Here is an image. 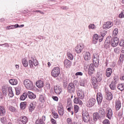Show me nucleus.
<instances>
[{
  "label": "nucleus",
  "instance_id": "1",
  "mask_svg": "<svg viewBox=\"0 0 124 124\" xmlns=\"http://www.w3.org/2000/svg\"><path fill=\"white\" fill-rule=\"evenodd\" d=\"M23 84L28 90H32L34 88L33 83L30 79H25Z\"/></svg>",
  "mask_w": 124,
  "mask_h": 124
},
{
  "label": "nucleus",
  "instance_id": "2",
  "mask_svg": "<svg viewBox=\"0 0 124 124\" xmlns=\"http://www.w3.org/2000/svg\"><path fill=\"white\" fill-rule=\"evenodd\" d=\"M61 74V69L59 67H55L53 68L51 72V75L53 78L59 77Z\"/></svg>",
  "mask_w": 124,
  "mask_h": 124
},
{
  "label": "nucleus",
  "instance_id": "3",
  "mask_svg": "<svg viewBox=\"0 0 124 124\" xmlns=\"http://www.w3.org/2000/svg\"><path fill=\"white\" fill-rule=\"evenodd\" d=\"M95 99L93 98H91L89 100L86 102V106L88 108H92L93 106L95 104Z\"/></svg>",
  "mask_w": 124,
  "mask_h": 124
},
{
  "label": "nucleus",
  "instance_id": "4",
  "mask_svg": "<svg viewBox=\"0 0 124 124\" xmlns=\"http://www.w3.org/2000/svg\"><path fill=\"white\" fill-rule=\"evenodd\" d=\"M84 44H79L75 47V51L77 54H80V53L83 51L84 49Z\"/></svg>",
  "mask_w": 124,
  "mask_h": 124
},
{
  "label": "nucleus",
  "instance_id": "5",
  "mask_svg": "<svg viewBox=\"0 0 124 124\" xmlns=\"http://www.w3.org/2000/svg\"><path fill=\"white\" fill-rule=\"evenodd\" d=\"M99 41V42H101L102 41V37L101 36L97 35V34H95L93 35V44H96L97 43L98 41Z\"/></svg>",
  "mask_w": 124,
  "mask_h": 124
},
{
  "label": "nucleus",
  "instance_id": "6",
  "mask_svg": "<svg viewBox=\"0 0 124 124\" xmlns=\"http://www.w3.org/2000/svg\"><path fill=\"white\" fill-rule=\"evenodd\" d=\"M93 61L94 65H95V66H97L99 62V56L96 54V53H94L93 55Z\"/></svg>",
  "mask_w": 124,
  "mask_h": 124
},
{
  "label": "nucleus",
  "instance_id": "7",
  "mask_svg": "<svg viewBox=\"0 0 124 124\" xmlns=\"http://www.w3.org/2000/svg\"><path fill=\"white\" fill-rule=\"evenodd\" d=\"M119 41H120L119 40V38H118V37H115L112 38L110 42L111 46L112 47H116V46H118Z\"/></svg>",
  "mask_w": 124,
  "mask_h": 124
},
{
  "label": "nucleus",
  "instance_id": "8",
  "mask_svg": "<svg viewBox=\"0 0 124 124\" xmlns=\"http://www.w3.org/2000/svg\"><path fill=\"white\" fill-rule=\"evenodd\" d=\"M68 92L70 93H73L75 92V86L72 83H70L68 85Z\"/></svg>",
  "mask_w": 124,
  "mask_h": 124
},
{
  "label": "nucleus",
  "instance_id": "9",
  "mask_svg": "<svg viewBox=\"0 0 124 124\" xmlns=\"http://www.w3.org/2000/svg\"><path fill=\"white\" fill-rule=\"evenodd\" d=\"M111 27H113V23L111 21H108L105 22L103 26V29L104 30H108Z\"/></svg>",
  "mask_w": 124,
  "mask_h": 124
},
{
  "label": "nucleus",
  "instance_id": "10",
  "mask_svg": "<svg viewBox=\"0 0 124 124\" xmlns=\"http://www.w3.org/2000/svg\"><path fill=\"white\" fill-rule=\"evenodd\" d=\"M83 58L86 62H91V60H92L91 53L89 52H85L83 54Z\"/></svg>",
  "mask_w": 124,
  "mask_h": 124
},
{
  "label": "nucleus",
  "instance_id": "11",
  "mask_svg": "<svg viewBox=\"0 0 124 124\" xmlns=\"http://www.w3.org/2000/svg\"><path fill=\"white\" fill-rule=\"evenodd\" d=\"M106 117L109 119V120H111L112 119V117L113 116V111L112 109L110 108H108L106 109Z\"/></svg>",
  "mask_w": 124,
  "mask_h": 124
},
{
  "label": "nucleus",
  "instance_id": "12",
  "mask_svg": "<svg viewBox=\"0 0 124 124\" xmlns=\"http://www.w3.org/2000/svg\"><path fill=\"white\" fill-rule=\"evenodd\" d=\"M82 119L84 123H88L90 121V116H89V113L87 112H83L82 113Z\"/></svg>",
  "mask_w": 124,
  "mask_h": 124
},
{
  "label": "nucleus",
  "instance_id": "13",
  "mask_svg": "<svg viewBox=\"0 0 124 124\" xmlns=\"http://www.w3.org/2000/svg\"><path fill=\"white\" fill-rule=\"evenodd\" d=\"M101 119V117L99 115V114L97 112H94L93 114V123H95L97 121H99Z\"/></svg>",
  "mask_w": 124,
  "mask_h": 124
},
{
  "label": "nucleus",
  "instance_id": "14",
  "mask_svg": "<svg viewBox=\"0 0 124 124\" xmlns=\"http://www.w3.org/2000/svg\"><path fill=\"white\" fill-rule=\"evenodd\" d=\"M106 98L107 100H112L113 99V94L108 90H106Z\"/></svg>",
  "mask_w": 124,
  "mask_h": 124
},
{
  "label": "nucleus",
  "instance_id": "15",
  "mask_svg": "<svg viewBox=\"0 0 124 124\" xmlns=\"http://www.w3.org/2000/svg\"><path fill=\"white\" fill-rule=\"evenodd\" d=\"M66 108L68 111V112H71V115H73V114H74V112H73V111L71 110L73 108V107L72 106V104L71 103V102L70 101L68 102Z\"/></svg>",
  "mask_w": 124,
  "mask_h": 124
},
{
  "label": "nucleus",
  "instance_id": "16",
  "mask_svg": "<svg viewBox=\"0 0 124 124\" xmlns=\"http://www.w3.org/2000/svg\"><path fill=\"white\" fill-rule=\"evenodd\" d=\"M19 123L20 124H26L28 123V118L25 116H23L20 117Z\"/></svg>",
  "mask_w": 124,
  "mask_h": 124
},
{
  "label": "nucleus",
  "instance_id": "17",
  "mask_svg": "<svg viewBox=\"0 0 124 124\" xmlns=\"http://www.w3.org/2000/svg\"><path fill=\"white\" fill-rule=\"evenodd\" d=\"M58 111L60 116H63V107L61 103L59 104Z\"/></svg>",
  "mask_w": 124,
  "mask_h": 124
},
{
  "label": "nucleus",
  "instance_id": "18",
  "mask_svg": "<svg viewBox=\"0 0 124 124\" xmlns=\"http://www.w3.org/2000/svg\"><path fill=\"white\" fill-rule=\"evenodd\" d=\"M35 85L37 88L41 89L44 86V82L41 80H39L36 82Z\"/></svg>",
  "mask_w": 124,
  "mask_h": 124
},
{
  "label": "nucleus",
  "instance_id": "19",
  "mask_svg": "<svg viewBox=\"0 0 124 124\" xmlns=\"http://www.w3.org/2000/svg\"><path fill=\"white\" fill-rule=\"evenodd\" d=\"M94 72H95V70H94V66H93V64H90L89 69L88 70V74L92 76L93 74V73H94Z\"/></svg>",
  "mask_w": 124,
  "mask_h": 124
},
{
  "label": "nucleus",
  "instance_id": "20",
  "mask_svg": "<svg viewBox=\"0 0 124 124\" xmlns=\"http://www.w3.org/2000/svg\"><path fill=\"white\" fill-rule=\"evenodd\" d=\"M96 99L99 105L100 104L101 102H102V99H103V97H102V94L101 93H97Z\"/></svg>",
  "mask_w": 124,
  "mask_h": 124
},
{
  "label": "nucleus",
  "instance_id": "21",
  "mask_svg": "<svg viewBox=\"0 0 124 124\" xmlns=\"http://www.w3.org/2000/svg\"><path fill=\"white\" fill-rule=\"evenodd\" d=\"M122 107V104L121 103V100H117L115 102V109L118 111L121 109V107Z\"/></svg>",
  "mask_w": 124,
  "mask_h": 124
},
{
  "label": "nucleus",
  "instance_id": "22",
  "mask_svg": "<svg viewBox=\"0 0 124 124\" xmlns=\"http://www.w3.org/2000/svg\"><path fill=\"white\" fill-rule=\"evenodd\" d=\"M77 93L78 96L79 98H80V99H83L84 97H85V95H84V93H83V92L82 91L78 90Z\"/></svg>",
  "mask_w": 124,
  "mask_h": 124
},
{
  "label": "nucleus",
  "instance_id": "23",
  "mask_svg": "<svg viewBox=\"0 0 124 124\" xmlns=\"http://www.w3.org/2000/svg\"><path fill=\"white\" fill-rule=\"evenodd\" d=\"M64 65L66 68H69L71 66V62L68 60H65L64 61Z\"/></svg>",
  "mask_w": 124,
  "mask_h": 124
},
{
  "label": "nucleus",
  "instance_id": "24",
  "mask_svg": "<svg viewBox=\"0 0 124 124\" xmlns=\"http://www.w3.org/2000/svg\"><path fill=\"white\" fill-rule=\"evenodd\" d=\"M6 113L5 108L3 106H0V116H4Z\"/></svg>",
  "mask_w": 124,
  "mask_h": 124
},
{
  "label": "nucleus",
  "instance_id": "25",
  "mask_svg": "<svg viewBox=\"0 0 124 124\" xmlns=\"http://www.w3.org/2000/svg\"><path fill=\"white\" fill-rule=\"evenodd\" d=\"M54 92L57 94H60L62 93V88L59 86H56L54 87Z\"/></svg>",
  "mask_w": 124,
  "mask_h": 124
},
{
  "label": "nucleus",
  "instance_id": "26",
  "mask_svg": "<svg viewBox=\"0 0 124 124\" xmlns=\"http://www.w3.org/2000/svg\"><path fill=\"white\" fill-rule=\"evenodd\" d=\"M27 95L30 99H34L36 97V95L31 92H28Z\"/></svg>",
  "mask_w": 124,
  "mask_h": 124
},
{
  "label": "nucleus",
  "instance_id": "27",
  "mask_svg": "<svg viewBox=\"0 0 124 124\" xmlns=\"http://www.w3.org/2000/svg\"><path fill=\"white\" fill-rule=\"evenodd\" d=\"M74 103L75 104H79V105H82L83 104V102L79 98H75L74 99Z\"/></svg>",
  "mask_w": 124,
  "mask_h": 124
},
{
  "label": "nucleus",
  "instance_id": "28",
  "mask_svg": "<svg viewBox=\"0 0 124 124\" xmlns=\"http://www.w3.org/2000/svg\"><path fill=\"white\" fill-rule=\"evenodd\" d=\"M112 74V69L108 68L106 70V75L107 77H110Z\"/></svg>",
  "mask_w": 124,
  "mask_h": 124
},
{
  "label": "nucleus",
  "instance_id": "29",
  "mask_svg": "<svg viewBox=\"0 0 124 124\" xmlns=\"http://www.w3.org/2000/svg\"><path fill=\"white\" fill-rule=\"evenodd\" d=\"M92 83L93 86H94V89H96V88H97V84H98V81L96 80V78L92 79Z\"/></svg>",
  "mask_w": 124,
  "mask_h": 124
},
{
  "label": "nucleus",
  "instance_id": "30",
  "mask_svg": "<svg viewBox=\"0 0 124 124\" xmlns=\"http://www.w3.org/2000/svg\"><path fill=\"white\" fill-rule=\"evenodd\" d=\"M34 108H35V105L33 104V103H31L29 106V109L30 112H32V111L34 110Z\"/></svg>",
  "mask_w": 124,
  "mask_h": 124
},
{
  "label": "nucleus",
  "instance_id": "31",
  "mask_svg": "<svg viewBox=\"0 0 124 124\" xmlns=\"http://www.w3.org/2000/svg\"><path fill=\"white\" fill-rule=\"evenodd\" d=\"M8 89V86H7V85H3L2 87V92L3 93H4V94H6V93H7Z\"/></svg>",
  "mask_w": 124,
  "mask_h": 124
},
{
  "label": "nucleus",
  "instance_id": "32",
  "mask_svg": "<svg viewBox=\"0 0 124 124\" xmlns=\"http://www.w3.org/2000/svg\"><path fill=\"white\" fill-rule=\"evenodd\" d=\"M9 83H11V85H17V84H18V80L15 79H12L9 80Z\"/></svg>",
  "mask_w": 124,
  "mask_h": 124
},
{
  "label": "nucleus",
  "instance_id": "33",
  "mask_svg": "<svg viewBox=\"0 0 124 124\" xmlns=\"http://www.w3.org/2000/svg\"><path fill=\"white\" fill-rule=\"evenodd\" d=\"M109 87L112 91H115L116 90V83H114V82H111Z\"/></svg>",
  "mask_w": 124,
  "mask_h": 124
},
{
  "label": "nucleus",
  "instance_id": "34",
  "mask_svg": "<svg viewBox=\"0 0 124 124\" xmlns=\"http://www.w3.org/2000/svg\"><path fill=\"white\" fill-rule=\"evenodd\" d=\"M28 97V93H23V94L20 96V100H25L26 98Z\"/></svg>",
  "mask_w": 124,
  "mask_h": 124
},
{
  "label": "nucleus",
  "instance_id": "35",
  "mask_svg": "<svg viewBox=\"0 0 124 124\" xmlns=\"http://www.w3.org/2000/svg\"><path fill=\"white\" fill-rule=\"evenodd\" d=\"M21 109H24L27 107V102H21L20 105Z\"/></svg>",
  "mask_w": 124,
  "mask_h": 124
},
{
  "label": "nucleus",
  "instance_id": "36",
  "mask_svg": "<svg viewBox=\"0 0 124 124\" xmlns=\"http://www.w3.org/2000/svg\"><path fill=\"white\" fill-rule=\"evenodd\" d=\"M117 89L119 90L120 91H121V92H123L124 90V84H119L118 86H117Z\"/></svg>",
  "mask_w": 124,
  "mask_h": 124
},
{
  "label": "nucleus",
  "instance_id": "37",
  "mask_svg": "<svg viewBox=\"0 0 124 124\" xmlns=\"http://www.w3.org/2000/svg\"><path fill=\"white\" fill-rule=\"evenodd\" d=\"M22 64L25 67H27L28 66V65H29L28 61H27V60L26 59H24L22 60Z\"/></svg>",
  "mask_w": 124,
  "mask_h": 124
},
{
  "label": "nucleus",
  "instance_id": "38",
  "mask_svg": "<svg viewBox=\"0 0 124 124\" xmlns=\"http://www.w3.org/2000/svg\"><path fill=\"white\" fill-rule=\"evenodd\" d=\"M95 79L97 82H101V80H102V75L101 74L97 75Z\"/></svg>",
  "mask_w": 124,
  "mask_h": 124
},
{
  "label": "nucleus",
  "instance_id": "39",
  "mask_svg": "<svg viewBox=\"0 0 124 124\" xmlns=\"http://www.w3.org/2000/svg\"><path fill=\"white\" fill-rule=\"evenodd\" d=\"M79 108H79V106H78L77 105H75L74 106V110L75 111V113H78Z\"/></svg>",
  "mask_w": 124,
  "mask_h": 124
},
{
  "label": "nucleus",
  "instance_id": "40",
  "mask_svg": "<svg viewBox=\"0 0 124 124\" xmlns=\"http://www.w3.org/2000/svg\"><path fill=\"white\" fill-rule=\"evenodd\" d=\"M89 29H91V30H95L96 27L93 24H91L88 26Z\"/></svg>",
  "mask_w": 124,
  "mask_h": 124
},
{
  "label": "nucleus",
  "instance_id": "41",
  "mask_svg": "<svg viewBox=\"0 0 124 124\" xmlns=\"http://www.w3.org/2000/svg\"><path fill=\"white\" fill-rule=\"evenodd\" d=\"M39 100L41 102H44L45 101V97L43 95H40Z\"/></svg>",
  "mask_w": 124,
  "mask_h": 124
},
{
  "label": "nucleus",
  "instance_id": "42",
  "mask_svg": "<svg viewBox=\"0 0 124 124\" xmlns=\"http://www.w3.org/2000/svg\"><path fill=\"white\" fill-rule=\"evenodd\" d=\"M67 57L68 59H69V60H70V61H72V60H73V55H72V54H71V53L69 52L67 53Z\"/></svg>",
  "mask_w": 124,
  "mask_h": 124
},
{
  "label": "nucleus",
  "instance_id": "43",
  "mask_svg": "<svg viewBox=\"0 0 124 124\" xmlns=\"http://www.w3.org/2000/svg\"><path fill=\"white\" fill-rule=\"evenodd\" d=\"M119 18H124V10L121 11V13L119 14Z\"/></svg>",
  "mask_w": 124,
  "mask_h": 124
},
{
  "label": "nucleus",
  "instance_id": "44",
  "mask_svg": "<svg viewBox=\"0 0 124 124\" xmlns=\"http://www.w3.org/2000/svg\"><path fill=\"white\" fill-rule=\"evenodd\" d=\"M105 47V48H106L107 49L108 48H109V47H110V42H109V41H106Z\"/></svg>",
  "mask_w": 124,
  "mask_h": 124
},
{
  "label": "nucleus",
  "instance_id": "45",
  "mask_svg": "<svg viewBox=\"0 0 124 124\" xmlns=\"http://www.w3.org/2000/svg\"><path fill=\"white\" fill-rule=\"evenodd\" d=\"M118 33H119V30L118 28H115L113 31V35H117Z\"/></svg>",
  "mask_w": 124,
  "mask_h": 124
},
{
  "label": "nucleus",
  "instance_id": "46",
  "mask_svg": "<svg viewBox=\"0 0 124 124\" xmlns=\"http://www.w3.org/2000/svg\"><path fill=\"white\" fill-rule=\"evenodd\" d=\"M52 114L53 117V118H54V119H58V118H59V115L58 114V113H57V112L53 111L52 112Z\"/></svg>",
  "mask_w": 124,
  "mask_h": 124
},
{
  "label": "nucleus",
  "instance_id": "47",
  "mask_svg": "<svg viewBox=\"0 0 124 124\" xmlns=\"http://www.w3.org/2000/svg\"><path fill=\"white\" fill-rule=\"evenodd\" d=\"M29 65L31 68L33 67V59L29 61Z\"/></svg>",
  "mask_w": 124,
  "mask_h": 124
},
{
  "label": "nucleus",
  "instance_id": "48",
  "mask_svg": "<svg viewBox=\"0 0 124 124\" xmlns=\"http://www.w3.org/2000/svg\"><path fill=\"white\" fill-rule=\"evenodd\" d=\"M84 69L85 71H89V69H90V66L89 64H85Z\"/></svg>",
  "mask_w": 124,
  "mask_h": 124
},
{
  "label": "nucleus",
  "instance_id": "49",
  "mask_svg": "<svg viewBox=\"0 0 124 124\" xmlns=\"http://www.w3.org/2000/svg\"><path fill=\"white\" fill-rule=\"evenodd\" d=\"M33 64L34 66H37L38 65V62H37L36 59H33Z\"/></svg>",
  "mask_w": 124,
  "mask_h": 124
},
{
  "label": "nucleus",
  "instance_id": "50",
  "mask_svg": "<svg viewBox=\"0 0 124 124\" xmlns=\"http://www.w3.org/2000/svg\"><path fill=\"white\" fill-rule=\"evenodd\" d=\"M35 123L36 124H45V123H44L41 120H37Z\"/></svg>",
  "mask_w": 124,
  "mask_h": 124
},
{
  "label": "nucleus",
  "instance_id": "51",
  "mask_svg": "<svg viewBox=\"0 0 124 124\" xmlns=\"http://www.w3.org/2000/svg\"><path fill=\"white\" fill-rule=\"evenodd\" d=\"M106 31H103V32H101V37H102V40H103V37H104V36H105V35H106Z\"/></svg>",
  "mask_w": 124,
  "mask_h": 124
},
{
  "label": "nucleus",
  "instance_id": "52",
  "mask_svg": "<svg viewBox=\"0 0 124 124\" xmlns=\"http://www.w3.org/2000/svg\"><path fill=\"white\" fill-rule=\"evenodd\" d=\"M113 79L114 81V84H116L117 83H118V81H119V77L115 76L114 77Z\"/></svg>",
  "mask_w": 124,
  "mask_h": 124
},
{
  "label": "nucleus",
  "instance_id": "53",
  "mask_svg": "<svg viewBox=\"0 0 124 124\" xmlns=\"http://www.w3.org/2000/svg\"><path fill=\"white\" fill-rule=\"evenodd\" d=\"M103 124H110V121L108 119H105L103 121Z\"/></svg>",
  "mask_w": 124,
  "mask_h": 124
},
{
  "label": "nucleus",
  "instance_id": "54",
  "mask_svg": "<svg viewBox=\"0 0 124 124\" xmlns=\"http://www.w3.org/2000/svg\"><path fill=\"white\" fill-rule=\"evenodd\" d=\"M120 46H124V39H122L120 41V42L119 43Z\"/></svg>",
  "mask_w": 124,
  "mask_h": 124
},
{
  "label": "nucleus",
  "instance_id": "55",
  "mask_svg": "<svg viewBox=\"0 0 124 124\" xmlns=\"http://www.w3.org/2000/svg\"><path fill=\"white\" fill-rule=\"evenodd\" d=\"M67 123L68 124H72V120L70 118L67 119Z\"/></svg>",
  "mask_w": 124,
  "mask_h": 124
},
{
  "label": "nucleus",
  "instance_id": "56",
  "mask_svg": "<svg viewBox=\"0 0 124 124\" xmlns=\"http://www.w3.org/2000/svg\"><path fill=\"white\" fill-rule=\"evenodd\" d=\"M9 110L10 111H11V112H15V108L12 106L9 107Z\"/></svg>",
  "mask_w": 124,
  "mask_h": 124
},
{
  "label": "nucleus",
  "instance_id": "57",
  "mask_svg": "<svg viewBox=\"0 0 124 124\" xmlns=\"http://www.w3.org/2000/svg\"><path fill=\"white\" fill-rule=\"evenodd\" d=\"M83 75V73L81 72H78L76 73V76H82Z\"/></svg>",
  "mask_w": 124,
  "mask_h": 124
},
{
  "label": "nucleus",
  "instance_id": "58",
  "mask_svg": "<svg viewBox=\"0 0 124 124\" xmlns=\"http://www.w3.org/2000/svg\"><path fill=\"white\" fill-rule=\"evenodd\" d=\"M114 51L115 53H119V52H120V48H119V47H116L114 49Z\"/></svg>",
  "mask_w": 124,
  "mask_h": 124
},
{
  "label": "nucleus",
  "instance_id": "59",
  "mask_svg": "<svg viewBox=\"0 0 124 124\" xmlns=\"http://www.w3.org/2000/svg\"><path fill=\"white\" fill-rule=\"evenodd\" d=\"M46 87L47 89V90H50V89L51 88V86L50 85L49 83L46 84Z\"/></svg>",
  "mask_w": 124,
  "mask_h": 124
},
{
  "label": "nucleus",
  "instance_id": "60",
  "mask_svg": "<svg viewBox=\"0 0 124 124\" xmlns=\"http://www.w3.org/2000/svg\"><path fill=\"white\" fill-rule=\"evenodd\" d=\"M51 122L52 124H57V121H56L54 119H51Z\"/></svg>",
  "mask_w": 124,
  "mask_h": 124
},
{
  "label": "nucleus",
  "instance_id": "61",
  "mask_svg": "<svg viewBox=\"0 0 124 124\" xmlns=\"http://www.w3.org/2000/svg\"><path fill=\"white\" fill-rule=\"evenodd\" d=\"M5 120H6V119H5V118L2 117L1 118V123H5Z\"/></svg>",
  "mask_w": 124,
  "mask_h": 124
},
{
  "label": "nucleus",
  "instance_id": "62",
  "mask_svg": "<svg viewBox=\"0 0 124 124\" xmlns=\"http://www.w3.org/2000/svg\"><path fill=\"white\" fill-rule=\"evenodd\" d=\"M52 98L55 101H58L59 100V98L57 96H52Z\"/></svg>",
  "mask_w": 124,
  "mask_h": 124
},
{
  "label": "nucleus",
  "instance_id": "63",
  "mask_svg": "<svg viewBox=\"0 0 124 124\" xmlns=\"http://www.w3.org/2000/svg\"><path fill=\"white\" fill-rule=\"evenodd\" d=\"M16 95H19L20 94V90H19L18 89H16Z\"/></svg>",
  "mask_w": 124,
  "mask_h": 124
},
{
  "label": "nucleus",
  "instance_id": "64",
  "mask_svg": "<svg viewBox=\"0 0 124 124\" xmlns=\"http://www.w3.org/2000/svg\"><path fill=\"white\" fill-rule=\"evenodd\" d=\"M61 8L63 10H67V9H68V8L67 6H62L61 7Z\"/></svg>",
  "mask_w": 124,
  "mask_h": 124
}]
</instances>
